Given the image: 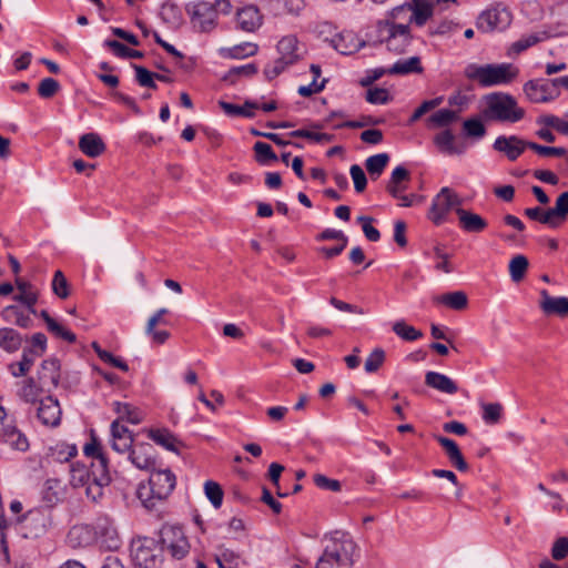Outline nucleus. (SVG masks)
<instances>
[{"label": "nucleus", "mask_w": 568, "mask_h": 568, "mask_svg": "<svg viewBox=\"0 0 568 568\" xmlns=\"http://www.w3.org/2000/svg\"><path fill=\"white\" fill-rule=\"evenodd\" d=\"M324 549L315 568H352L357 545L347 532L334 531L324 536Z\"/></svg>", "instance_id": "1"}, {"label": "nucleus", "mask_w": 568, "mask_h": 568, "mask_svg": "<svg viewBox=\"0 0 568 568\" xmlns=\"http://www.w3.org/2000/svg\"><path fill=\"white\" fill-rule=\"evenodd\" d=\"M465 77L476 81L481 88L506 85L519 74V69L513 63H469L464 70Z\"/></svg>", "instance_id": "2"}, {"label": "nucleus", "mask_w": 568, "mask_h": 568, "mask_svg": "<svg viewBox=\"0 0 568 568\" xmlns=\"http://www.w3.org/2000/svg\"><path fill=\"white\" fill-rule=\"evenodd\" d=\"M485 100L486 108L483 111V115L487 120L516 123L525 116V110L508 93L493 92L485 95Z\"/></svg>", "instance_id": "3"}, {"label": "nucleus", "mask_w": 568, "mask_h": 568, "mask_svg": "<svg viewBox=\"0 0 568 568\" xmlns=\"http://www.w3.org/2000/svg\"><path fill=\"white\" fill-rule=\"evenodd\" d=\"M176 485L175 475L170 469L152 471L149 479V488L140 487L139 498L146 508L155 506L154 500H164L168 498Z\"/></svg>", "instance_id": "4"}, {"label": "nucleus", "mask_w": 568, "mask_h": 568, "mask_svg": "<svg viewBox=\"0 0 568 568\" xmlns=\"http://www.w3.org/2000/svg\"><path fill=\"white\" fill-rule=\"evenodd\" d=\"M130 551L133 562L140 568H159L163 562V546L154 538L132 540Z\"/></svg>", "instance_id": "5"}, {"label": "nucleus", "mask_w": 568, "mask_h": 568, "mask_svg": "<svg viewBox=\"0 0 568 568\" xmlns=\"http://www.w3.org/2000/svg\"><path fill=\"white\" fill-rule=\"evenodd\" d=\"M186 10L195 31L211 32L216 27V10L211 2L199 1L190 3Z\"/></svg>", "instance_id": "6"}, {"label": "nucleus", "mask_w": 568, "mask_h": 568, "mask_svg": "<svg viewBox=\"0 0 568 568\" xmlns=\"http://www.w3.org/2000/svg\"><path fill=\"white\" fill-rule=\"evenodd\" d=\"M160 545L166 549L172 558L183 559L190 552V542L182 528L175 526L164 527L161 530Z\"/></svg>", "instance_id": "7"}, {"label": "nucleus", "mask_w": 568, "mask_h": 568, "mask_svg": "<svg viewBox=\"0 0 568 568\" xmlns=\"http://www.w3.org/2000/svg\"><path fill=\"white\" fill-rule=\"evenodd\" d=\"M460 204L462 199L452 189L443 187L433 199L428 217L439 225L445 221L447 213L454 207H459Z\"/></svg>", "instance_id": "8"}, {"label": "nucleus", "mask_w": 568, "mask_h": 568, "mask_svg": "<svg viewBox=\"0 0 568 568\" xmlns=\"http://www.w3.org/2000/svg\"><path fill=\"white\" fill-rule=\"evenodd\" d=\"M510 22V11L501 4H497L480 13L477 19V28L484 32L503 31Z\"/></svg>", "instance_id": "9"}, {"label": "nucleus", "mask_w": 568, "mask_h": 568, "mask_svg": "<svg viewBox=\"0 0 568 568\" xmlns=\"http://www.w3.org/2000/svg\"><path fill=\"white\" fill-rule=\"evenodd\" d=\"M379 27L384 28L388 33L385 40L387 49L395 53L405 52V50L407 49L412 41L408 24L385 21L379 22Z\"/></svg>", "instance_id": "10"}, {"label": "nucleus", "mask_w": 568, "mask_h": 568, "mask_svg": "<svg viewBox=\"0 0 568 568\" xmlns=\"http://www.w3.org/2000/svg\"><path fill=\"white\" fill-rule=\"evenodd\" d=\"M434 0H413V3H405L392 10V18L397 19L404 11H412L409 21L418 27L424 26L433 14Z\"/></svg>", "instance_id": "11"}, {"label": "nucleus", "mask_w": 568, "mask_h": 568, "mask_svg": "<svg viewBox=\"0 0 568 568\" xmlns=\"http://www.w3.org/2000/svg\"><path fill=\"white\" fill-rule=\"evenodd\" d=\"M95 538L101 547L108 550H116L121 540L112 520L108 517H100L92 526Z\"/></svg>", "instance_id": "12"}, {"label": "nucleus", "mask_w": 568, "mask_h": 568, "mask_svg": "<svg viewBox=\"0 0 568 568\" xmlns=\"http://www.w3.org/2000/svg\"><path fill=\"white\" fill-rule=\"evenodd\" d=\"M530 141L518 135H499L493 143V149L504 154L509 161H516L526 149H529Z\"/></svg>", "instance_id": "13"}, {"label": "nucleus", "mask_w": 568, "mask_h": 568, "mask_svg": "<svg viewBox=\"0 0 568 568\" xmlns=\"http://www.w3.org/2000/svg\"><path fill=\"white\" fill-rule=\"evenodd\" d=\"M49 521L50 518L48 514L40 509L28 511L22 520L24 537L33 539L41 537L45 534Z\"/></svg>", "instance_id": "14"}, {"label": "nucleus", "mask_w": 568, "mask_h": 568, "mask_svg": "<svg viewBox=\"0 0 568 568\" xmlns=\"http://www.w3.org/2000/svg\"><path fill=\"white\" fill-rule=\"evenodd\" d=\"M551 89V85L546 82L545 78L529 80L523 87L527 100L531 103H547L555 100L556 97Z\"/></svg>", "instance_id": "15"}, {"label": "nucleus", "mask_w": 568, "mask_h": 568, "mask_svg": "<svg viewBox=\"0 0 568 568\" xmlns=\"http://www.w3.org/2000/svg\"><path fill=\"white\" fill-rule=\"evenodd\" d=\"M37 416L44 426L57 427L61 420V408L58 399L52 396L41 399Z\"/></svg>", "instance_id": "16"}, {"label": "nucleus", "mask_w": 568, "mask_h": 568, "mask_svg": "<svg viewBox=\"0 0 568 568\" xmlns=\"http://www.w3.org/2000/svg\"><path fill=\"white\" fill-rule=\"evenodd\" d=\"M129 459L139 469H153L155 466L154 448L149 443L135 444L130 450Z\"/></svg>", "instance_id": "17"}, {"label": "nucleus", "mask_w": 568, "mask_h": 568, "mask_svg": "<svg viewBox=\"0 0 568 568\" xmlns=\"http://www.w3.org/2000/svg\"><path fill=\"white\" fill-rule=\"evenodd\" d=\"M14 283L19 293L13 295V300L24 306L29 313L37 315V310L34 306L39 297L38 291L30 282L23 278L17 277Z\"/></svg>", "instance_id": "18"}, {"label": "nucleus", "mask_w": 568, "mask_h": 568, "mask_svg": "<svg viewBox=\"0 0 568 568\" xmlns=\"http://www.w3.org/2000/svg\"><path fill=\"white\" fill-rule=\"evenodd\" d=\"M60 361L57 358H49L42 362L38 372V379L42 386L47 387L50 393L57 388L60 382Z\"/></svg>", "instance_id": "19"}, {"label": "nucleus", "mask_w": 568, "mask_h": 568, "mask_svg": "<svg viewBox=\"0 0 568 568\" xmlns=\"http://www.w3.org/2000/svg\"><path fill=\"white\" fill-rule=\"evenodd\" d=\"M539 307L545 315L568 316V297H554L546 290L540 291Z\"/></svg>", "instance_id": "20"}, {"label": "nucleus", "mask_w": 568, "mask_h": 568, "mask_svg": "<svg viewBox=\"0 0 568 568\" xmlns=\"http://www.w3.org/2000/svg\"><path fill=\"white\" fill-rule=\"evenodd\" d=\"M435 439L443 447V449L445 450V453L447 455L449 463L457 470L467 471L469 469V466H468L467 462L465 460V458L460 452V448L458 447V445L456 444L455 440H453L448 437H445V436H440V435H435Z\"/></svg>", "instance_id": "21"}, {"label": "nucleus", "mask_w": 568, "mask_h": 568, "mask_svg": "<svg viewBox=\"0 0 568 568\" xmlns=\"http://www.w3.org/2000/svg\"><path fill=\"white\" fill-rule=\"evenodd\" d=\"M237 27L245 32L256 31L263 22V17L257 7L246 6L236 12Z\"/></svg>", "instance_id": "22"}, {"label": "nucleus", "mask_w": 568, "mask_h": 568, "mask_svg": "<svg viewBox=\"0 0 568 568\" xmlns=\"http://www.w3.org/2000/svg\"><path fill=\"white\" fill-rule=\"evenodd\" d=\"M551 30H542L530 34L523 36L519 40L510 44L507 51L508 57H516L529 49L530 47L555 36Z\"/></svg>", "instance_id": "23"}, {"label": "nucleus", "mask_w": 568, "mask_h": 568, "mask_svg": "<svg viewBox=\"0 0 568 568\" xmlns=\"http://www.w3.org/2000/svg\"><path fill=\"white\" fill-rule=\"evenodd\" d=\"M332 47L342 54L348 55L357 52L365 42L361 41L353 32L344 31L331 39Z\"/></svg>", "instance_id": "24"}, {"label": "nucleus", "mask_w": 568, "mask_h": 568, "mask_svg": "<svg viewBox=\"0 0 568 568\" xmlns=\"http://www.w3.org/2000/svg\"><path fill=\"white\" fill-rule=\"evenodd\" d=\"M455 211L458 216V224L460 229L467 233H480L488 225L487 221L479 214L463 207H457Z\"/></svg>", "instance_id": "25"}, {"label": "nucleus", "mask_w": 568, "mask_h": 568, "mask_svg": "<svg viewBox=\"0 0 568 568\" xmlns=\"http://www.w3.org/2000/svg\"><path fill=\"white\" fill-rule=\"evenodd\" d=\"M1 442L10 448L18 452H27L29 449V440L27 436L14 425H3L0 433Z\"/></svg>", "instance_id": "26"}, {"label": "nucleus", "mask_w": 568, "mask_h": 568, "mask_svg": "<svg viewBox=\"0 0 568 568\" xmlns=\"http://www.w3.org/2000/svg\"><path fill=\"white\" fill-rule=\"evenodd\" d=\"M148 436L155 444L175 454H180V447L183 446L182 442L168 428H151Z\"/></svg>", "instance_id": "27"}, {"label": "nucleus", "mask_w": 568, "mask_h": 568, "mask_svg": "<svg viewBox=\"0 0 568 568\" xmlns=\"http://www.w3.org/2000/svg\"><path fill=\"white\" fill-rule=\"evenodd\" d=\"M32 313L19 305H8L1 311V317L4 322L13 323L22 328H30L33 326Z\"/></svg>", "instance_id": "28"}, {"label": "nucleus", "mask_w": 568, "mask_h": 568, "mask_svg": "<svg viewBox=\"0 0 568 568\" xmlns=\"http://www.w3.org/2000/svg\"><path fill=\"white\" fill-rule=\"evenodd\" d=\"M425 384L430 388L449 395L458 392L457 384L450 377L433 371L426 373Z\"/></svg>", "instance_id": "29"}, {"label": "nucleus", "mask_w": 568, "mask_h": 568, "mask_svg": "<svg viewBox=\"0 0 568 568\" xmlns=\"http://www.w3.org/2000/svg\"><path fill=\"white\" fill-rule=\"evenodd\" d=\"M410 179L409 171L403 166H396L390 175L386 185V191L393 196L398 197L404 191L407 190V182Z\"/></svg>", "instance_id": "30"}, {"label": "nucleus", "mask_w": 568, "mask_h": 568, "mask_svg": "<svg viewBox=\"0 0 568 568\" xmlns=\"http://www.w3.org/2000/svg\"><path fill=\"white\" fill-rule=\"evenodd\" d=\"M434 143L442 153L447 155H459L466 150L465 145H457L455 143V135L449 129L437 133L434 136Z\"/></svg>", "instance_id": "31"}, {"label": "nucleus", "mask_w": 568, "mask_h": 568, "mask_svg": "<svg viewBox=\"0 0 568 568\" xmlns=\"http://www.w3.org/2000/svg\"><path fill=\"white\" fill-rule=\"evenodd\" d=\"M79 149L89 158H98L105 151V143L98 133H85L79 139Z\"/></svg>", "instance_id": "32"}, {"label": "nucleus", "mask_w": 568, "mask_h": 568, "mask_svg": "<svg viewBox=\"0 0 568 568\" xmlns=\"http://www.w3.org/2000/svg\"><path fill=\"white\" fill-rule=\"evenodd\" d=\"M278 58L288 62L290 64L296 63L301 59L298 48V40L294 36L283 37L277 43Z\"/></svg>", "instance_id": "33"}, {"label": "nucleus", "mask_w": 568, "mask_h": 568, "mask_svg": "<svg viewBox=\"0 0 568 568\" xmlns=\"http://www.w3.org/2000/svg\"><path fill=\"white\" fill-rule=\"evenodd\" d=\"M428 258L434 263V268L438 272L452 273L459 265V261L449 251H432Z\"/></svg>", "instance_id": "34"}, {"label": "nucleus", "mask_w": 568, "mask_h": 568, "mask_svg": "<svg viewBox=\"0 0 568 568\" xmlns=\"http://www.w3.org/2000/svg\"><path fill=\"white\" fill-rule=\"evenodd\" d=\"M219 105L229 116H242L248 119L254 118V111L260 108V105L256 102L248 100L245 101L243 106L223 100L219 101Z\"/></svg>", "instance_id": "35"}, {"label": "nucleus", "mask_w": 568, "mask_h": 568, "mask_svg": "<svg viewBox=\"0 0 568 568\" xmlns=\"http://www.w3.org/2000/svg\"><path fill=\"white\" fill-rule=\"evenodd\" d=\"M22 336L11 327L0 328V347L8 353L18 351L22 344Z\"/></svg>", "instance_id": "36"}, {"label": "nucleus", "mask_w": 568, "mask_h": 568, "mask_svg": "<svg viewBox=\"0 0 568 568\" xmlns=\"http://www.w3.org/2000/svg\"><path fill=\"white\" fill-rule=\"evenodd\" d=\"M47 392V387L34 381V378L29 377L23 382L22 387L19 390V396L27 403H37L40 395Z\"/></svg>", "instance_id": "37"}, {"label": "nucleus", "mask_w": 568, "mask_h": 568, "mask_svg": "<svg viewBox=\"0 0 568 568\" xmlns=\"http://www.w3.org/2000/svg\"><path fill=\"white\" fill-rule=\"evenodd\" d=\"M114 410L118 414L120 422H128L133 425L140 424L143 420L142 413L129 403L114 402Z\"/></svg>", "instance_id": "38"}, {"label": "nucleus", "mask_w": 568, "mask_h": 568, "mask_svg": "<svg viewBox=\"0 0 568 568\" xmlns=\"http://www.w3.org/2000/svg\"><path fill=\"white\" fill-rule=\"evenodd\" d=\"M388 74H409L420 73L423 67L418 57H410L409 59L398 60L390 68L387 69Z\"/></svg>", "instance_id": "39"}, {"label": "nucleus", "mask_w": 568, "mask_h": 568, "mask_svg": "<svg viewBox=\"0 0 568 568\" xmlns=\"http://www.w3.org/2000/svg\"><path fill=\"white\" fill-rule=\"evenodd\" d=\"M91 477L98 486H105L110 483L111 478L108 469V459L105 456H100L91 464Z\"/></svg>", "instance_id": "40"}, {"label": "nucleus", "mask_w": 568, "mask_h": 568, "mask_svg": "<svg viewBox=\"0 0 568 568\" xmlns=\"http://www.w3.org/2000/svg\"><path fill=\"white\" fill-rule=\"evenodd\" d=\"M486 126L479 118H469L463 122V135L465 138L479 140L486 134Z\"/></svg>", "instance_id": "41"}, {"label": "nucleus", "mask_w": 568, "mask_h": 568, "mask_svg": "<svg viewBox=\"0 0 568 568\" xmlns=\"http://www.w3.org/2000/svg\"><path fill=\"white\" fill-rule=\"evenodd\" d=\"M459 119L458 111L440 109L428 118V123L435 128H445Z\"/></svg>", "instance_id": "42"}, {"label": "nucleus", "mask_w": 568, "mask_h": 568, "mask_svg": "<svg viewBox=\"0 0 568 568\" xmlns=\"http://www.w3.org/2000/svg\"><path fill=\"white\" fill-rule=\"evenodd\" d=\"M103 45L122 59H141L144 55L143 52L130 49L118 40L108 39L104 41Z\"/></svg>", "instance_id": "43"}, {"label": "nucleus", "mask_w": 568, "mask_h": 568, "mask_svg": "<svg viewBox=\"0 0 568 568\" xmlns=\"http://www.w3.org/2000/svg\"><path fill=\"white\" fill-rule=\"evenodd\" d=\"M529 261L525 255H515L509 262V274L511 281L515 283L520 282L528 270Z\"/></svg>", "instance_id": "44"}, {"label": "nucleus", "mask_w": 568, "mask_h": 568, "mask_svg": "<svg viewBox=\"0 0 568 568\" xmlns=\"http://www.w3.org/2000/svg\"><path fill=\"white\" fill-rule=\"evenodd\" d=\"M388 161L389 155L387 153H378L367 158L365 166L369 175L373 179H377L385 170Z\"/></svg>", "instance_id": "45"}, {"label": "nucleus", "mask_w": 568, "mask_h": 568, "mask_svg": "<svg viewBox=\"0 0 568 568\" xmlns=\"http://www.w3.org/2000/svg\"><path fill=\"white\" fill-rule=\"evenodd\" d=\"M393 332L406 342H414L423 336V333L404 320L396 321L392 326Z\"/></svg>", "instance_id": "46"}, {"label": "nucleus", "mask_w": 568, "mask_h": 568, "mask_svg": "<svg viewBox=\"0 0 568 568\" xmlns=\"http://www.w3.org/2000/svg\"><path fill=\"white\" fill-rule=\"evenodd\" d=\"M70 483L73 487L84 486L92 478L90 470L84 464L73 463L70 468Z\"/></svg>", "instance_id": "47"}, {"label": "nucleus", "mask_w": 568, "mask_h": 568, "mask_svg": "<svg viewBox=\"0 0 568 568\" xmlns=\"http://www.w3.org/2000/svg\"><path fill=\"white\" fill-rule=\"evenodd\" d=\"M435 301L457 311L464 310L467 306V296L460 291L440 295Z\"/></svg>", "instance_id": "48"}, {"label": "nucleus", "mask_w": 568, "mask_h": 568, "mask_svg": "<svg viewBox=\"0 0 568 568\" xmlns=\"http://www.w3.org/2000/svg\"><path fill=\"white\" fill-rule=\"evenodd\" d=\"M253 150L255 152V161L261 165H266L270 162L277 161V155L272 146L265 142H255Z\"/></svg>", "instance_id": "49"}, {"label": "nucleus", "mask_w": 568, "mask_h": 568, "mask_svg": "<svg viewBox=\"0 0 568 568\" xmlns=\"http://www.w3.org/2000/svg\"><path fill=\"white\" fill-rule=\"evenodd\" d=\"M160 17L172 28H178L181 24L182 16L178 6L173 3H163L160 11Z\"/></svg>", "instance_id": "50"}, {"label": "nucleus", "mask_w": 568, "mask_h": 568, "mask_svg": "<svg viewBox=\"0 0 568 568\" xmlns=\"http://www.w3.org/2000/svg\"><path fill=\"white\" fill-rule=\"evenodd\" d=\"M216 562L225 568H241L244 564L240 555L229 548H220V552L216 555Z\"/></svg>", "instance_id": "51"}, {"label": "nucleus", "mask_w": 568, "mask_h": 568, "mask_svg": "<svg viewBox=\"0 0 568 568\" xmlns=\"http://www.w3.org/2000/svg\"><path fill=\"white\" fill-rule=\"evenodd\" d=\"M524 213L531 221H536V222H539L541 224H546V225H549L552 227L558 225V222L554 221L549 209L545 211L544 209H541L539 206L528 207L525 210Z\"/></svg>", "instance_id": "52"}, {"label": "nucleus", "mask_w": 568, "mask_h": 568, "mask_svg": "<svg viewBox=\"0 0 568 568\" xmlns=\"http://www.w3.org/2000/svg\"><path fill=\"white\" fill-rule=\"evenodd\" d=\"M536 123L539 125L550 126L560 134L568 135V122L552 114H542L537 118Z\"/></svg>", "instance_id": "53"}, {"label": "nucleus", "mask_w": 568, "mask_h": 568, "mask_svg": "<svg viewBox=\"0 0 568 568\" xmlns=\"http://www.w3.org/2000/svg\"><path fill=\"white\" fill-rule=\"evenodd\" d=\"M204 493L214 508H220L223 503V489L220 484L214 480H207L204 484Z\"/></svg>", "instance_id": "54"}, {"label": "nucleus", "mask_w": 568, "mask_h": 568, "mask_svg": "<svg viewBox=\"0 0 568 568\" xmlns=\"http://www.w3.org/2000/svg\"><path fill=\"white\" fill-rule=\"evenodd\" d=\"M132 68L135 71V80L139 83V85L152 90L158 89V85L155 83V73L149 71L146 68L139 64H132Z\"/></svg>", "instance_id": "55"}, {"label": "nucleus", "mask_w": 568, "mask_h": 568, "mask_svg": "<svg viewBox=\"0 0 568 568\" xmlns=\"http://www.w3.org/2000/svg\"><path fill=\"white\" fill-rule=\"evenodd\" d=\"M386 353L383 348L376 347L365 361L364 368L368 374L376 373L384 364Z\"/></svg>", "instance_id": "56"}, {"label": "nucleus", "mask_w": 568, "mask_h": 568, "mask_svg": "<svg viewBox=\"0 0 568 568\" xmlns=\"http://www.w3.org/2000/svg\"><path fill=\"white\" fill-rule=\"evenodd\" d=\"M549 211L552 215L554 221H557L558 224L566 220L568 215V192L561 193L555 203L554 207H549Z\"/></svg>", "instance_id": "57"}, {"label": "nucleus", "mask_w": 568, "mask_h": 568, "mask_svg": "<svg viewBox=\"0 0 568 568\" xmlns=\"http://www.w3.org/2000/svg\"><path fill=\"white\" fill-rule=\"evenodd\" d=\"M288 135L292 138L308 139L311 141H314L316 143H321V144L332 142L334 139L333 134L318 133V132H313V131L305 130V129H298V130L292 131L288 133Z\"/></svg>", "instance_id": "58"}, {"label": "nucleus", "mask_w": 568, "mask_h": 568, "mask_svg": "<svg viewBox=\"0 0 568 568\" xmlns=\"http://www.w3.org/2000/svg\"><path fill=\"white\" fill-rule=\"evenodd\" d=\"M444 101L443 97H437L432 100L424 101L412 114V116L408 120V124H413L416 121H418L425 113L429 112L430 110L437 108Z\"/></svg>", "instance_id": "59"}, {"label": "nucleus", "mask_w": 568, "mask_h": 568, "mask_svg": "<svg viewBox=\"0 0 568 568\" xmlns=\"http://www.w3.org/2000/svg\"><path fill=\"white\" fill-rule=\"evenodd\" d=\"M52 291L53 293L60 297V298H67L70 294L69 292V283L64 276V274L58 270L54 273L53 280H52Z\"/></svg>", "instance_id": "60"}, {"label": "nucleus", "mask_w": 568, "mask_h": 568, "mask_svg": "<svg viewBox=\"0 0 568 568\" xmlns=\"http://www.w3.org/2000/svg\"><path fill=\"white\" fill-rule=\"evenodd\" d=\"M60 90V83L53 78H44L38 87V94L43 99L52 98Z\"/></svg>", "instance_id": "61"}, {"label": "nucleus", "mask_w": 568, "mask_h": 568, "mask_svg": "<svg viewBox=\"0 0 568 568\" xmlns=\"http://www.w3.org/2000/svg\"><path fill=\"white\" fill-rule=\"evenodd\" d=\"M366 101L372 104H387L392 101V97L387 89L373 88L367 90Z\"/></svg>", "instance_id": "62"}, {"label": "nucleus", "mask_w": 568, "mask_h": 568, "mask_svg": "<svg viewBox=\"0 0 568 568\" xmlns=\"http://www.w3.org/2000/svg\"><path fill=\"white\" fill-rule=\"evenodd\" d=\"M503 406L499 403L483 405V419L487 424H496L501 417Z\"/></svg>", "instance_id": "63"}, {"label": "nucleus", "mask_w": 568, "mask_h": 568, "mask_svg": "<svg viewBox=\"0 0 568 568\" xmlns=\"http://www.w3.org/2000/svg\"><path fill=\"white\" fill-rule=\"evenodd\" d=\"M357 222L362 225L363 233L367 240L371 242H377L381 239V233L375 226H373V219L371 216H358Z\"/></svg>", "instance_id": "64"}]
</instances>
